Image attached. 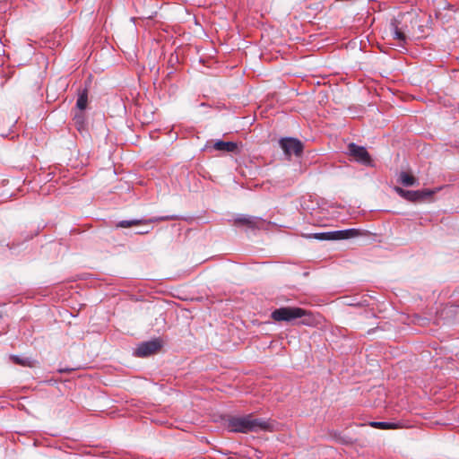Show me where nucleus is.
Masks as SVG:
<instances>
[{"label":"nucleus","mask_w":459,"mask_h":459,"mask_svg":"<svg viewBox=\"0 0 459 459\" xmlns=\"http://www.w3.org/2000/svg\"><path fill=\"white\" fill-rule=\"evenodd\" d=\"M271 317L274 321L287 323L301 319L300 323L304 325H310L313 321L310 312L298 307H281L274 309L271 314Z\"/></svg>","instance_id":"f257e3e1"},{"label":"nucleus","mask_w":459,"mask_h":459,"mask_svg":"<svg viewBox=\"0 0 459 459\" xmlns=\"http://www.w3.org/2000/svg\"><path fill=\"white\" fill-rule=\"evenodd\" d=\"M270 423L261 418H254L252 415L232 417L231 416V432H258L267 430Z\"/></svg>","instance_id":"f03ea898"},{"label":"nucleus","mask_w":459,"mask_h":459,"mask_svg":"<svg viewBox=\"0 0 459 459\" xmlns=\"http://www.w3.org/2000/svg\"><path fill=\"white\" fill-rule=\"evenodd\" d=\"M348 153L357 162L364 166H373L372 159L366 147L358 145L354 143H351L348 144Z\"/></svg>","instance_id":"7ed1b4c3"},{"label":"nucleus","mask_w":459,"mask_h":459,"mask_svg":"<svg viewBox=\"0 0 459 459\" xmlns=\"http://www.w3.org/2000/svg\"><path fill=\"white\" fill-rule=\"evenodd\" d=\"M279 145L283 152L288 155L300 156L303 152V143L294 137H284L279 141Z\"/></svg>","instance_id":"20e7f679"},{"label":"nucleus","mask_w":459,"mask_h":459,"mask_svg":"<svg viewBox=\"0 0 459 459\" xmlns=\"http://www.w3.org/2000/svg\"><path fill=\"white\" fill-rule=\"evenodd\" d=\"M395 191L397 194L403 198L411 201L417 202L420 200H424L428 197H430L433 194L432 191L424 189V190H405L401 187H396Z\"/></svg>","instance_id":"39448f33"},{"label":"nucleus","mask_w":459,"mask_h":459,"mask_svg":"<svg viewBox=\"0 0 459 459\" xmlns=\"http://www.w3.org/2000/svg\"><path fill=\"white\" fill-rule=\"evenodd\" d=\"M161 347L159 340H152L140 343L135 349L134 354L139 358H145L155 353Z\"/></svg>","instance_id":"423d86ee"},{"label":"nucleus","mask_w":459,"mask_h":459,"mask_svg":"<svg viewBox=\"0 0 459 459\" xmlns=\"http://www.w3.org/2000/svg\"><path fill=\"white\" fill-rule=\"evenodd\" d=\"M174 218H175L174 216H162V217L152 218L149 220H123V221H120L117 222V227L129 228V227H132L134 225L146 224V223H151V222H155V221H168V220L174 219Z\"/></svg>","instance_id":"0eeeda50"},{"label":"nucleus","mask_w":459,"mask_h":459,"mask_svg":"<svg viewBox=\"0 0 459 459\" xmlns=\"http://www.w3.org/2000/svg\"><path fill=\"white\" fill-rule=\"evenodd\" d=\"M261 218L249 216L246 214H238L234 218V223L236 225L247 226L248 229L257 228L261 222Z\"/></svg>","instance_id":"6e6552de"},{"label":"nucleus","mask_w":459,"mask_h":459,"mask_svg":"<svg viewBox=\"0 0 459 459\" xmlns=\"http://www.w3.org/2000/svg\"><path fill=\"white\" fill-rule=\"evenodd\" d=\"M399 22L396 19L392 20L390 23L391 32L394 38L399 40L402 44L406 43L407 36L406 31L400 28Z\"/></svg>","instance_id":"1a4fd4ad"},{"label":"nucleus","mask_w":459,"mask_h":459,"mask_svg":"<svg viewBox=\"0 0 459 459\" xmlns=\"http://www.w3.org/2000/svg\"><path fill=\"white\" fill-rule=\"evenodd\" d=\"M212 143H207L205 150H215L220 152H230V141L218 140L211 145Z\"/></svg>","instance_id":"9d476101"},{"label":"nucleus","mask_w":459,"mask_h":459,"mask_svg":"<svg viewBox=\"0 0 459 459\" xmlns=\"http://www.w3.org/2000/svg\"><path fill=\"white\" fill-rule=\"evenodd\" d=\"M368 425L379 429H395L399 427L397 423L388 421H370Z\"/></svg>","instance_id":"9b49d317"},{"label":"nucleus","mask_w":459,"mask_h":459,"mask_svg":"<svg viewBox=\"0 0 459 459\" xmlns=\"http://www.w3.org/2000/svg\"><path fill=\"white\" fill-rule=\"evenodd\" d=\"M87 102H88V95H87V91L84 90L82 93L79 94L78 96V99H77V101H76V107L81 109V110H83L86 108V106H87Z\"/></svg>","instance_id":"f8f14e48"},{"label":"nucleus","mask_w":459,"mask_h":459,"mask_svg":"<svg viewBox=\"0 0 459 459\" xmlns=\"http://www.w3.org/2000/svg\"><path fill=\"white\" fill-rule=\"evenodd\" d=\"M400 181L404 186H411L415 184V178L406 172H402L400 175Z\"/></svg>","instance_id":"ddd939ff"},{"label":"nucleus","mask_w":459,"mask_h":459,"mask_svg":"<svg viewBox=\"0 0 459 459\" xmlns=\"http://www.w3.org/2000/svg\"><path fill=\"white\" fill-rule=\"evenodd\" d=\"M308 238H315L316 240H320V241H329V240H332V238H331V231L314 233V234L309 235Z\"/></svg>","instance_id":"4468645a"},{"label":"nucleus","mask_w":459,"mask_h":459,"mask_svg":"<svg viewBox=\"0 0 459 459\" xmlns=\"http://www.w3.org/2000/svg\"><path fill=\"white\" fill-rule=\"evenodd\" d=\"M343 234H344V239L354 238H357V237L362 235L360 230L353 229V228L343 230Z\"/></svg>","instance_id":"2eb2a0df"},{"label":"nucleus","mask_w":459,"mask_h":459,"mask_svg":"<svg viewBox=\"0 0 459 459\" xmlns=\"http://www.w3.org/2000/svg\"><path fill=\"white\" fill-rule=\"evenodd\" d=\"M11 359L13 363L22 366H30V360L29 358H22L17 355H12Z\"/></svg>","instance_id":"dca6fc26"},{"label":"nucleus","mask_w":459,"mask_h":459,"mask_svg":"<svg viewBox=\"0 0 459 459\" xmlns=\"http://www.w3.org/2000/svg\"><path fill=\"white\" fill-rule=\"evenodd\" d=\"M332 240H342L344 239L343 230L331 231Z\"/></svg>","instance_id":"f3484780"},{"label":"nucleus","mask_w":459,"mask_h":459,"mask_svg":"<svg viewBox=\"0 0 459 459\" xmlns=\"http://www.w3.org/2000/svg\"><path fill=\"white\" fill-rule=\"evenodd\" d=\"M22 245H23V243H22V244L12 243V244H7V247L12 254H16V248Z\"/></svg>","instance_id":"a211bd4d"},{"label":"nucleus","mask_w":459,"mask_h":459,"mask_svg":"<svg viewBox=\"0 0 459 459\" xmlns=\"http://www.w3.org/2000/svg\"><path fill=\"white\" fill-rule=\"evenodd\" d=\"M230 146H231V153L237 152V151H238L237 143L231 141Z\"/></svg>","instance_id":"6ab92c4d"},{"label":"nucleus","mask_w":459,"mask_h":459,"mask_svg":"<svg viewBox=\"0 0 459 459\" xmlns=\"http://www.w3.org/2000/svg\"><path fill=\"white\" fill-rule=\"evenodd\" d=\"M148 230H142V231H137L138 234H144V233H147Z\"/></svg>","instance_id":"aec40b11"},{"label":"nucleus","mask_w":459,"mask_h":459,"mask_svg":"<svg viewBox=\"0 0 459 459\" xmlns=\"http://www.w3.org/2000/svg\"><path fill=\"white\" fill-rule=\"evenodd\" d=\"M400 28H403V30H404L406 33L408 32L407 26H401Z\"/></svg>","instance_id":"412c9836"}]
</instances>
